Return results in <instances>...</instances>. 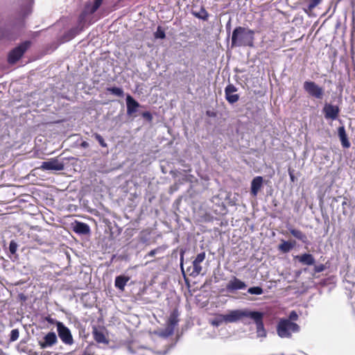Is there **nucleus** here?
Returning <instances> with one entry per match:
<instances>
[{
	"label": "nucleus",
	"instance_id": "obj_1",
	"mask_svg": "<svg viewBox=\"0 0 355 355\" xmlns=\"http://www.w3.org/2000/svg\"><path fill=\"white\" fill-rule=\"evenodd\" d=\"M254 31L241 26L236 27L232 35V47L254 46Z\"/></svg>",
	"mask_w": 355,
	"mask_h": 355
},
{
	"label": "nucleus",
	"instance_id": "obj_2",
	"mask_svg": "<svg viewBox=\"0 0 355 355\" xmlns=\"http://www.w3.org/2000/svg\"><path fill=\"white\" fill-rule=\"evenodd\" d=\"M300 326L288 319L281 320L277 327V334L281 338H289L292 333L300 331Z\"/></svg>",
	"mask_w": 355,
	"mask_h": 355
},
{
	"label": "nucleus",
	"instance_id": "obj_3",
	"mask_svg": "<svg viewBox=\"0 0 355 355\" xmlns=\"http://www.w3.org/2000/svg\"><path fill=\"white\" fill-rule=\"evenodd\" d=\"M30 46L31 42L26 41L13 49L8 54V62L11 64L16 63L29 49Z\"/></svg>",
	"mask_w": 355,
	"mask_h": 355
},
{
	"label": "nucleus",
	"instance_id": "obj_4",
	"mask_svg": "<svg viewBox=\"0 0 355 355\" xmlns=\"http://www.w3.org/2000/svg\"><path fill=\"white\" fill-rule=\"evenodd\" d=\"M305 92L311 96L317 99H322L324 96V89L315 82L306 80L303 84Z\"/></svg>",
	"mask_w": 355,
	"mask_h": 355
},
{
	"label": "nucleus",
	"instance_id": "obj_5",
	"mask_svg": "<svg viewBox=\"0 0 355 355\" xmlns=\"http://www.w3.org/2000/svg\"><path fill=\"white\" fill-rule=\"evenodd\" d=\"M252 311H248V310H232L230 311L227 314H223L224 315V320L225 322L229 323V322H237L243 318H250V314H252Z\"/></svg>",
	"mask_w": 355,
	"mask_h": 355
},
{
	"label": "nucleus",
	"instance_id": "obj_6",
	"mask_svg": "<svg viewBox=\"0 0 355 355\" xmlns=\"http://www.w3.org/2000/svg\"><path fill=\"white\" fill-rule=\"evenodd\" d=\"M56 326L61 340L66 345H71L73 340L70 330L61 322H57Z\"/></svg>",
	"mask_w": 355,
	"mask_h": 355
},
{
	"label": "nucleus",
	"instance_id": "obj_7",
	"mask_svg": "<svg viewBox=\"0 0 355 355\" xmlns=\"http://www.w3.org/2000/svg\"><path fill=\"white\" fill-rule=\"evenodd\" d=\"M250 318L256 323L257 336L266 337V331L263 323V313L258 311H253L252 312V314H250Z\"/></svg>",
	"mask_w": 355,
	"mask_h": 355
},
{
	"label": "nucleus",
	"instance_id": "obj_8",
	"mask_svg": "<svg viewBox=\"0 0 355 355\" xmlns=\"http://www.w3.org/2000/svg\"><path fill=\"white\" fill-rule=\"evenodd\" d=\"M87 14L83 11L78 17V25L77 27L71 28L66 35V40H70L76 35L79 34L83 29L85 17Z\"/></svg>",
	"mask_w": 355,
	"mask_h": 355
},
{
	"label": "nucleus",
	"instance_id": "obj_9",
	"mask_svg": "<svg viewBox=\"0 0 355 355\" xmlns=\"http://www.w3.org/2000/svg\"><path fill=\"white\" fill-rule=\"evenodd\" d=\"M322 0H300L299 4L304 12L309 16L311 15L313 10L318 6Z\"/></svg>",
	"mask_w": 355,
	"mask_h": 355
},
{
	"label": "nucleus",
	"instance_id": "obj_10",
	"mask_svg": "<svg viewBox=\"0 0 355 355\" xmlns=\"http://www.w3.org/2000/svg\"><path fill=\"white\" fill-rule=\"evenodd\" d=\"M40 168L46 171H61L64 168V164L57 159H51L49 161L42 162Z\"/></svg>",
	"mask_w": 355,
	"mask_h": 355
},
{
	"label": "nucleus",
	"instance_id": "obj_11",
	"mask_svg": "<svg viewBox=\"0 0 355 355\" xmlns=\"http://www.w3.org/2000/svg\"><path fill=\"white\" fill-rule=\"evenodd\" d=\"M237 88L232 85H228L225 89V94L226 100L231 104L237 102L239 99V96L236 94Z\"/></svg>",
	"mask_w": 355,
	"mask_h": 355
},
{
	"label": "nucleus",
	"instance_id": "obj_12",
	"mask_svg": "<svg viewBox=\"0 0 355 355\" xmlns=\"http://www.w3.org/2000/svg\"><path fill=\"white\" fill-rule=\"evenodd\" d=\"M323 112L326 119L336 120L338 118L340 110L337 105L326 104L323 108Z\"/></svg>",
	"mask_w": 355,
	"mask_h": 355
},
{
	"label": "nucleus",
	"instance_id": "obj_13",
	"mask_svg": "<svg viewBox=\"0 0 355 355\" xmlns=\"http://www.w3.org/2000/svg\"><path fill=\"white\" fill-rule=\"evenodd\" d=\"M58 341L55 333L49 332L44 337L43 340L39 342V345L42 349L51 347Z\"/></svg>",
	"mask_w": 355,
	"mask_h": 355
},
{
	"label": "nucleus",
	"instance_id": "obj_14",
	"mask_svg": "<svg viewBox=\"0 0 355 355\" xmlns=\"http://www.w3.org/2000/svg\"><path fill=\"white\" fill-rule=\"evenodd\" d=\"M127 114L132 115L137 112L138 107L140 106L139 103L136 101L130 95L126 97Z\"/></svg>",
	"mask_w": 355,
	"mask_h": 355
},
{
	"label": "nucleus",
	"instance_id": "obj_15",
	"mask_svg": "<svg viewBox=\"0 0 355 355\" xmlns=\"http://www.w3.org/2000/svg\"><path fill=\"white\" fill-rule=\"evenodd\" d=\"M245 287L246 284L245 282H242L236 277H234L232 279H231L227 285V289L229 291L241 290L244 289Z\"/></svg>",
	"mask_w": 355,
	"mask_h": 355
},
{
	"label": "nucleus",
	"instance_id": "obj_16",
	"mask_svg": "<svg viewBox=\"0 0 355 355\" xmlns=\"http://www.w3.org/2000/svg\"><path fill=\"white\" fill-rule=\"evenodd\" d=\"M73 231L80 234H87L90 232L89 226L82 222L76 221L73 225Z\"/></svg>",
	"mask_w": 355,
	"mask_h": 355
},
{
	"label": "nucleus",
	"instance_id": "obj_17",
	"mask_svg": "<svg viewBox=\"0 0 355 355\" xmlns=\"http://www.w3.org/2000/svg\"><path fill=\"white\" fill-rule=\"evenodd\" d=\"M263 178L261 176H257L251 182V193L255 197L263 184Z\"/></svg>",
	"mask_w": 355,
	"mask_h": 355
},
{
	"label": "nucleus",
	"instance_id": "obj_18",
	"mask_svg": "<svg viewBox=\"0 0 355 355\" xmlns=\"http://www.w3.org/2000/svg\"><path fill=\"white\" fill-rule=\"evenodd\" d=\"M338 134L343 148L350 147V142L348 140L347 135L344 126H340L338 129Z\"/></svg>",
	"mask_w": 355,
	"mask_h": 355
},
{
	"label": "nucleus",
	"instance_id": "obj_19",
	"mask_svg": "<svg viewBox=\"0 0 355 355\" xmlns=\"http://www.w3.org/2000/svg\"><path fill=\"white\" fill-rule=\"evenodd\" d=\"M296 258L304 265L312 266L315 263V259L311 254L304 253L300 256H297Z\"/></svg>",
	"mask_w": 355,
	"mask_h": 355
},
{
	"label": "nucleus",
	"instance_id": "obj_20",
	"mask_svg": "<svg viewBox=\"0 0 355 355\" xmlns=\"http://www.w3.org/2000/svg\"><path fill=\"white\" fill-rule=\"evenodd\" d=\"M130 280V277L124 275L117 276L115 279L114 285L115 286L123 291L125 288V285Z\"/></svg>",
	"mask_w": 355,
	"mask_h": 355
},
{
	"label": "nucleus",
	"instance_id": "obj_21",
	"mask_svg": "<svg viewBox=\"0 0 355 355\" xmlns=\"http://www.w3.org/2000/svg\"><path fill=\"white\" fill-rule=\"evenodd\" d=\"M290 233L295 237L297 239L301 241L302 242L306 243H307V237L305 234H304L301 230H296L294 228H288Z\"/></svg>",
	"mask_w": 355,
	"mask_h": 355
},
{
	"label": "nucleus",
	"instance_id": "obj_22",
	"mask_svg": "<svg viewBox=\"0 0 355 355\" xmlns=\"http://www.w3.org/2000/svg\"><path fill=\"white\" fill-rule=\"evenodd\" d=\"M101 3L96 1V0L94 1V2L93 3L89 2L86 4L84 11L87 14H93L98 9V8L101 6Z\"/></svg>",
	"mask_w": 355,
	"mask_h": 355
},
{
	"label": "nucleus",
	"instance_id": "obj_23",
	"mask_svg": "<svg viewBox=\"0 0 355 355\" xmlns=\"http://www.w3.org/2000/svg\"><path fill=\"white\" fill-rule=\"evenodd\" d=\"M295 247V243H291L289 241H282V242L279 245V250L282 252L286 253L290 252Z\"/></svg>",
	"mask_w": 355,
	"mask_h": 355
},
{
	"label": "nucleus",
	"instance_id": "obj_24",
	"mask_svg": "<svg viewBox=\"0 0 355 355\" xmlns=\"http://www.w3.org/2000/svg\"><path fill=\"white\" fill-rule=\"evenodd\" d=\"M94 338L95 340L98 343H107L104 334L100 331L95 330L94 331Z\"/></svg>",
	"mask_w": 355,
	"mask_h": 355
},
{
	"label": "nucleus",
	"instance_id": "obj_25",
	"mask_svg": "<svg viewBox=\"0 0 355 355\" xmlns=\"http://www.w3.org/2000/svg\"><path fill=\"white\" fill-rule=\"evenodd\" d=\"M202 271V266L200 263H197L196 261H193V270L191 272V275L193 277L198 276Z\"/></svg>",
	"mask_w": 355,
	"mask_h": 355
},
{
	"label": "nucleus",
	"instance_id": "obj_26",
	"mask_svg": "<svg viewBox=\"0 0 355 355\" xmlns=\"http://www.w3.org/2000/svg\"><path fill=\"white\" fill-rule=\"evenodd\" d=\"M223 318H224L223 314L218 315L216 318L210 320V323L213 326L218 327L223 322H225V320Z\"/></svg>",
	"mask_w": 355,
	"mask_h": 355
},
{
	"label": "nucleus",
	"instance_id": "obj_27",
	"mask_svg": "<svg viewBox=\"0 0 355 355\" xmlns=\"http://www.w3.org/2000/svg\"><path fill=\"white\" fill-rule=\"evenodd\" d=\"M166 250V248L163 247V246H159L155 249H153L152 250H150L146 255V257H154L155 255L156 254H162Z\"/></svg>",
	"mask_w": 355,
	"mask_h": 355
},
{
	"label": "nucleus",
	"instance_id": "obj_28",
	"mask_svg": "<svg viewBox=\"0 0 355 355\" xmlns=\"http://www.w3.org/2000/svg\"><path fill=\"white\" fill-rule=\"evenodd\" d=\"M107 90L111 92L112 94L116 96H119V97H122L123 96V90L120 88V87H110V88H107Z\"/></svg>",
	"mask_w": 355,
	"mask_h": 355
},
{
	"label": "nucleus",
	"instance_id": "obj_29",
	"mask_svg": "<svg viewBox=\"0 0 355 355\" xmlns=\"http://www.w3.org/2000/svg\"><path fill=\"white\" fill-rule=\"evenodd\" d=\"M248 293L252 295H261L263 293L262 288L259 286L250 287L248 290Z\"/></svg>",
	"mask_w": 355,
	"mask_h": 355
},
{
	"label": "nucleus",
	"instance_id": "obj_30",
	"mask_svg": "<svg viewBox=\"0 0 355 355\" xmlns=\"http://www.w3.org/2000/svg\"><path fill=\"white\" fill-rule=\"evenodd\" d=\"M178 314L175 311H173L171 314L169 319H168V322L172 327H174L175 325H176L178 324Z\"/></svg>",
	"mask_w": 355,
	"mask_h": 355
},
{
	"label": "nucleus",
	"instance_id": "obj_31",
	"mask_svg": "<svg viewBox=\"0 0 355 355\" xmlns=\"http://www.w3.org/2000/svg\"><path fill=\"white\" fill-rule=\"evenodd\" d=\"M18 245L15 241H11L9 245V251L12 254H15L17 252Z\"/></svg>",
	"mask_w": 355,
	"mask_h": 355
},
{
	"label": "nucleus",
	"instance_id": "obj_32",
	"mask_svg": "<svg viewBox=\"0 0 355 355\" xmlns=\"http://www.w3.org/2000/svg\"><path fill=\"white\" fill-rule=\"evenodd\" d=\"M155 38L164 39L166 37L164 31L161 28V27H158L156 32L155 33Z\"/></svg>",
	"mask_w": 355,
	"mask_h": 355
},
{
	"label": "nucleus",
	"instance_id": "obj_33",
	"mask_svg": "<svg viewBox=\"0 0 355 355\" xmlns=\"http://www.w3.org/2000/svg\"><path fill=\"white\" fill-rule=\"evenodd\" d=\"M19 332L18 329H12L10 332V341L17 340L19 338Z\"/></svg>",
	"mask_w": 355,
	"mask_h": 355
},
{
	"label": "nucleus",
	"instance_id": "obj_34",
	"mask_svg": "<svg viewBox=\"0 0 355 355\" xmlns=\"http://www.w3.org/2000/svg\"><path fill=\"white\" fill-rule=\"evenodd\" d=\"M94 137H95V139L98 141L99 144L102 147H107V144L105 142V141L101 135L96 133V134H95Z\"/></svg>",
	"mask_w": 355,
	"mask_h": 355
},
{
	"label": "nucleus",
	"instance_id": "obj_35",
	"mask_svg": "<svg viewBox=\"0 0 355 355\" xmlns=\"http://www.w3.org/2000/svg\"><path fill=\"white\" fill-rule=\"evenodd\" d=\"M205 252H202L197 255L196 259L193 260L197 263H201L205 259Z\"/></svg>",
	"mask_w": 355,
	"mask_h": 355
},
{
	"label": "nucleus",
	"instance_id": "obj_36",
	"mask_svg": "<svg viewBox=\"0 0 355 355\" xmlns=\"http://www.w3.org/2000/svg\"><path fill=\"white\" fill-rule=\"evenodd\" d=\"M298 318V315L295 311H293L289 314V318L288 320H296Z\"/></svg>",
	"mask_w": 355,
	"mask_h": 355
},
{
	"label": "nucleus",
	"instance_id": "obj_37",
	"mask_svg": "<svg viewBox=\"0 0 355 355\" xmlns=\"http://www.w3.org/2000/svg\"><path fill=\"white\" fill-rule=\"evenodd\" d=\"M314 270L316 272H320L324 270V265L320 264V265L316 266L315 267Z\"/></svg>",
	"mask_w": 355,
	"mask_h": 355
},
{
	"label": "nucleus",
	"instance_id": "obj_38",
	"mask_svg": "<svg viewBox=\"0 0 355 355\" xmlns=\"http://www.w3.org/2000/svg\"><path fill=\"white\" fill-rule=\"evenodd\" d=\"M288 174H289V176H290L291 182H295V175L293 174V171L291 170V169H288Z\"/></svg>",
	"mask_w": 355,
	"mask_h": 355
},
{
	"label": "nucleus",
	"instance_id": "obj_39",
	"mask_svg": "<svg viewBox=\"0 0 355 355\" xmlns=\"http://www.w3.org/2000/svg\"><path fill=\"white\" fill-rule=\"evenodd\" d=\"M143 116L144 118L148 119V120H151L152 119V116H151L150 113L148 112H144L143 113Z\"/></svg>",
	"mask_w": 355,
	"mask_h": 355
},
{
	"label": "nucleus",
	"instance_id": "obj_40",
	"mask_svg": "<svg viewBox=\"0 0 355 355\" xmlns=\"http://www.w3.org/2000/svg\"><path fill=\"white\" fill-rule=\"evenodd\" d=\"M46 320L49 322V323H51V324H56V322L58 321L55 320L53 318H51V317H46Z\"/></svg>",
	"mask_w": 355,
	"mask_h": 355
},
{
	"label": "nucleus",
	"instance_id": "obj_41",
	"mask_svg": "<svg viewBox=\"0 0 355 355\" xmlns=\"http://www.w3.org/2000/svg\"><path fill=\"white\" fill-rule=\"evenodd\" d=\"M42 355H52V352H44L42 354Z\"/></svg>",
	"mask_w": 355,
	"mask_h": 355
},
{
	"label": "nucleus",
	"instance_id": "obj_42",
	"mask_svg": "<svg viewBox=\"0 0 355 355\" xmlns=\"http://www.w3.org/2000/svg\"><path fill=\"white\" fill-rule=\"evenodd\" d=\"M81 145L83 147H85V148L88 146V144L86 141H83Z\"/></svg>",
	"mask_w": 355,
	"mask_h": 355
},
{
	"label": "nucleus",
	"instance_id": "obj_43",
	"mask_svg": "<svg viewBox=\"0 0 355 355\" xmlns=\"http://www.w3.org/2000/svg\"><path fill=\"white\" fill-rule=\"evenodd\" d=\"M96 1L99 2L100 3H102L103 0H96Z\"/></svg>",
	"mask_w": 355,
	"mask_h": 355
},
{
	"label": "nucleus",
	"instance_id": "obj_44",
	"mask_svg": "<svg viewBox=\"0 0 355 355\" xmlns=\"http://www.w3.org/2000/svg\"><path fill=\"white\" fill-rule=\"evenodd\" d=\"M204 13L207 14L206 11L204 10ZM207 15H206L205 17H202L203 19H205L207 17Z\"/></svg>",
	"mask_w": 355,
	"mask_h": 355
},
{
	"label": "nucleus",
	"instance_id": "obj_45",
	"mask_svg": "<svg viewBox=\"0 0 355 355\" xmlns=\"http://www.w3.org/2000/svg\"><path fill=\"white\" fill-rule=\"evenodd\" d=\"M182 260H183V256L182 255L181 259H180L181 262L182 261Z\"/></svg>",
	"mask_w": 355,
	"mask_h": 355
}]
</instances>
